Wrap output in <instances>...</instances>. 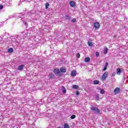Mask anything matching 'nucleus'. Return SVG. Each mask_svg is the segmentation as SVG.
I'll list each match as a JSON object with an SVG mask.
<instances>
[{
	"label": "nucleus",
	"instance_id": "16",
	"mask_svg": "<svg viewBox=\"0 0 128 128\" xmlns=\"http://www.w3.org/2000/svg\"><path fill=\"white\" fill-rule=\"evenodd\" d=\"M62 90L64 94H66V88L64 86H62Z\"/></svg>",
	"mask_w": 128,
	"mask_h": 128
},
{
	"label": "nucleus",
	"instance_id": "38",
	"mask_svg": "<svg viewBox=\"0 0 128 128\" xmlns=\"http://www.w3.org/2000/svg\"><path fill=\"white\" fill-rule=\"evenodd\" d=\"M114 74H113V75L112 76H114Z\"/></svg>",
	"mask_w": 128,
	"mask_h": 128
},
{
	"label": "nucleus",
	"instance_id": "12",
	"mask_svg": "<svg viewBox=\"0 0 128 128\" xmlns=\"http://www.w3.org/2000/svg\"><path fill=\"white\" fill-rule=\"evenodd\" d=\"M60 72H66V70L64 68H62L60 69Z\"/></svg>",
	"mask_w": 128,
	"mask_h": 128
},
{
	"label": "nucleus",
	"instance_id": "8",
	"mask_svg": "<svg viewBox=\"0 0 128 128\" xmlns=\"http://www.w3.org/2000/svg\"><path fill=\"white\" fill-rule=\"evenodd\" d=\"M76 6V3H74V1H70V6H72V8H74Z\"/></svg>",
	"mask_w": 128,
	"mask_h": 128
},
{
	"label": "nucleus",
	"instance_id": "17",
	"mask_svg": "<svg viewBox=\"0 0 128 128\" xmlns=\"http://www.w3.org/2000/svg\"><path fill=\"white\" fill-rule=\"evenodd\" d=\"M94 84H100V81L98 80H95L94 81Z\"/></svg>",
	"mask_w": 128,
	"mask_h": 128
},
{
	"label": "nucleus",
	"instance_id": "18",
	"mask_svg": "<svg viewBox=\"0 0 128 128\" xmlns=\"http://www.w3.org/2000/svg\"><path fill=\"white\" fill-rule=\"evenodd\" d=\"M96 100H100V95H98V94H96Z\"/></svg>",
	"mask_w": 128,
	"mask_h": 128
},
{
	"label": "nucleus",
	"instance_id": "5",
	"mask_svg": "<svg viewBox=\"0 0 128 128\" xmlns=\"http://www.w3.org/2000/svg\"><path fill=\"white\" fill-rule=\"evenodd\" d=\"M24 65L22 64L18 67V70H24Z\"/></svg>",
	"mask_w": 128,
	"mask_h": 128
},
{
	"label": "nucleus",
	"instance_id": "37",
	"mask_svg": "<svg viewBox=\"0 0 128 128\" xmlns=\"http://www.w3.org/2000/svg\"><path fill=\"white\" fill-rule=\"evenodd\" d=\"M114 74H113V75L112 76H114Z\"/></svg>",
	"mask_w": 128,
	"mask_h": 128
},
{
	"label": "nucleus",
	"instance_id": "11",
	"mask_svg": "<svg viewBox=\"0 0 128 128\" xmlns=\"http://www.w3.org/2000/svg\"><path fill=\"white\" fill-rule=\"evenodd\" d=\"M71 76H76V71H72L71 72Z\"/></svg>",
	"mask_w": 128,
	"mask_h": 128
},
{
	"label": "nucleus",
	"instance_id": "6",
	"mask_svg": "<svg viewBox=\"0 0 128 128\" xmlns=\"http://www.w3.org/2000/svg\"><path fill=\"white\" fill-rule=\"evenodd\" d=\"M49 78H52V80L54 79V74L52 73H50L48 76Z\"/></svg>",
	"mask_w": 128,
	"mask_h": 128
},
{
	"label": "nucleus",
	"instance_id": "3",
	"mask_svg": "<svg viewBox=\"0 0 128 128\" xmlns=\"http://www.w3.org/2000/svg\"><path fill=\"white\" fill-rule=\"evenodd\" d=\"M94 28H100V23L98 22H96L94 24Z\"/></svg>",
	"mask_w": 128,
	"mask_h": 128
},
{
	"label": "nucleus",
	"instance_id": "19",
	"mask_svg": "<svg viewBox=\"0 0 128 128\" xmlns=\"http://www.w3.org/2000/svg\"><path fill=\"white\" fill-rule=\"evenodd\" d=\"M73 88H74L75 90H78V86L76 85H74Z\"/></svg>",
	"mask_w": 128,
	"mask_h": 128
},
{
	"label": "nucleus",
	"instance_id": "1",
	"mask_svg": "<svg viewBox=\"0 0 128 128\" xmlns=\"http://www.w3.org/2000/svg\"><path fill=\"white\" fill-rule=\"evenodd\" d=\"M90 110H92V112H94V114H96L100 115V110L98 108V107L92 106L90 108Z\"/></svg>",
	"mask_w": 128,
	"mask_h": 128
},
{
	"label": "nucleus",
	"instance_id": "15",
	"mask_svg": "<svg viewBox=\"0 0 128 128\" xmlns=\"http://www.w3.org/2000/svg\"><path fill=\"white\" fill-rule=\"evenodd\" d=\"M14 52V49L12 48H10L8 49V52L12 54Z\"/></svg>",
	"mask_w": 128,
	"mask_h": 128
},
{
	"label": "nucleus",
	"instance_id": "22",
	"mask_svg": "<svg viewBox=\"0 0 128 128\" xmlns=\"http://www.w3.org/2000/svg\"><path fill=\"white\" fill-rule=\"evenodd\" d=\"M48 6H50V4H48V2H46V8H48Z\"/></svg>",
	"mask_w": 128,
	"mask_h": 128
},
{
	"label": "nucleus",
	"instance_id": "33",
	"mask_svg": "<svg viewBox=\"0 0 128 128\" xmlns=\"http://www.w3.org/2000/svg\"><path fill=\"white\" fill-rule=\"evenodd\" d=\"M76 94L78 96V94H80V92H77L76 93Z\"/></svg>",
	"mask_w": 128,
	"mask_h": 128
},
{
	"label": "nucleus",
	"instance_id": "9",
	"mask_svg": "<svg viewBox=\"0 0 128 128\" xmlns=\"http://www.w3.org/2000/svg\"><path fill=\"white\" fill-rule=\"evenodd\" d=\"M116 74H122V70H120V68H117Z\"/></svg>",
	"mask_w": 128,
	"mask_h": 128
},
{
	"label": "nucleus",
	"instance_id": "36",
	"mask_svg": "<svg viewBox=\"0 0 128 128\" xmlns=\"http://www.w3.org/2000/svg\"><path fill=\"white\" fill-rule=\"evenodd\" d=\"M19 6H20V4H19Z\"/></svg>",
	"mask_w": 128,
	"mask_h": 128
},
{
	"label": "nucleus",
	"instance_id": "32",
	"mask_svg": "<svg viewBox=\"0 0 128 128\" xmlns=\"http://www.w3.org/2000/svg\"><path fill=\"white\" fill-rule=\"evenodd\" d=\"M113 38H118V35L117 34L114 35Z\"/></svg>",
	"mask_w": 128,
	"mask_h": 128
},
{
	"label": "nucleus",
	"instance_id": "24",
	"mask_svg": "<svg viewBox=\"0 0 128 128\" xmlns=\"http://www.w3.org/2000/svg\"><path fill=\"white\" fill-rule=\"evenodd\" d=\"M70 118L72 120H74V118H76V115L73 114V115L71 116Z\"/></svg>",
	"mask_w": 128,
	"mask_h": 128
},
{
	"label": "nucleus",
	"instance_id": "35",
	"mask_svg": "<svg viewBox=\"0 0 128 128\" xmlns=\"http://www.w3.org/2000/svg\"><path fill=\"white\" fill-rule=\"evenodd\" d=\"M58 128H60V127H58Z\"/></svg>",
	"mask_w": 128,
	"mask_h": 128
},
{
	"label": "nucleus",
	"instance_id": "13",
	"mask_svg": "<svg viewBox=\"0 0 128 128\" xmlns=\"http://www.w3.org/2000/svg\"><path fill=\"white\" fill-rule=\"evenodd\" d=\"M64 18L66 20H70V16L68 14H66L64 16Z\"/></svg>",
	"mask_w": 128,
	"mask_h": 128
},
{
	"label": "nucleus",
	"instance_id": "31",
	"mask_svg": "<svg viewBox=\"0 0 128 128\" xmlns=\"http://www.w3.org/2000/svg\"><path fill=\"white\" fill-rule=\"evenodd\" d=\"M30 0H24V2H30Z\"/></svg>",
	"mask_w": 128,
	"mask_h": 128
},
{
	"label": "nucleus",
	"instance_id": "25",
	"mask_svg": "<svg viewBox=\"0 0 128 128\" xmlns=\"http://www.w3.org/2000/svg\"><path fill=\"white\" fill-rule=\"evenodd\" d=\"M76 56L78 58H80V53L77 54Z\"/></svg>",
	"mask_w": 128,
	"mask_h": 128
},
{
	"label": "nucleus",
	"instance_id": "10",
	"mask_svg": "<svg viewBox=\"0 0 128 128\" xmlns=\"http://www.w3.org/2000/svg\"><path fill=\"white\" fill-rule=\"evenodd\" d=\"M108 50V47H106V46L104 47V54H106Z\"/></svg>",
	"mask_w": 128,
	"mask_h": 128
},
{
	"label": "nucleus",
	"instance_id": "28",
	"mask_svg": "<svg viewBox=\"0 0 128 128\" xmlns=\"http://www.w3.org/2000/svg\"><path fill=\"white\" fill-rule=\"evenodd\" d=\"M108 62H106V64H105V65H104V66H106V68H107V67H108Z\"/></svg>",
	"mask_w": 128,
	"mask_h": 128
},
{
	"label": "nucleus",
	"instance_id": "30",
	"mask_svg": "<svg viewBox=\"0 0 128 128\" xmlns=\"http://www.w3.org/2000/svg\"><path fill=\"white\" fill-rule=\"evenodd\" d=\"M4 8V6L0 5V10H2V8Z\"/></svg>",
	"mask_w": 128,
	"mask_h": 128
},
{
	"label": "nucleus",
	"instance_id": "21",
	"mask_svg": "<svg viewBox=\"0 0 128 128\" xmlns=\"http://www.w3.org/2000/svg\"><path fill=\"white\" fill-rule=\"evenodd\" d=\"M64 128H70V126H68V124H64Z\"/></svg>",
	"mask_w": 128,
	"mask_h": 128
},
{
	"label": "nucleus",
	"instance_id": "29",
	"mask_svg": "<svg viewBox=\"0 0 128 128\" xmlns=\"http://www.w3.org/2000/svg\"><path fill=\"white\" fill-rule=\"evenodd\" d=\"M106 67L105 66H104V69H103V70H102V71L103 72H104V71H106Z\"/></svg>",
	"mask_w": 128,
	"mask_h": 128
},
{
	"label": "nucleus",
	"instance_id": "7",
	"mask_svg": "<svg viewBox=\"0 0 128 128\" xmlns=\"http://www.w3.org/2000/svg\"><path fill=\"white\" fill-rule=\"evenodd\" d=\"M54 72L55 74H60V70L58 68L54 69Z\"/></svg>",
	"mask_w": 128,
	"mask_h": 128
},
{
	"label": "nucleus",
	"instance_id": "20",
	"mask_svg": "<svg viewBox=\"0 0 128 128\" xmlns=\"http://www.w3.org/2000/svg\"><path fill=\"white\" fill-rule=\"evenodd\" d=\"M88 44L89 46H94V44H92V42H88Z\"/></svg>",
	"mask_w": 128,
	"mask_h": 128
},
{
	"label": "nucleus",
	"instance_id": "23",
	"mask_svg": "<svg viewBox=\"0 0 128 128\" xmlns=\"http://www.w3.org/2000/svg\"><path fill=\"white\" fill-rule=\"evenodd\" d=\"M105 91L104 90H100V94H104Z\"/></svg>",
	"mask_w": 128,
	"mask_h": 128
},
{
	"label": "nucleus",
	"instance_id": "26",
	"mask_svg": "<svg viewBox=\"0 0 128 128\" xmlns=\"http://www.w3.org/2000/svg\"><path fill=\"white\" fill-rule=\"evenodd\" d=\"M72 22H76V19L74 18L72 19Z\"/></svg>",
	"mask_w": 128,
	"mask_h": 128
},
{
	"label": "nucleus",
	"instance_id": "2",
	"mask_svg": "<svg viewBox=\"0 0 128 128\" xmlns=\"http://www.w3.org/2000/svg\"><path fill=\"white\" fill-rule=\"evenodd\" d=\"M108 72H105L102 76V80H105L106 79V78H108Z\"/></svg>",
	"mask_w": 128,
	"mask_h": 128
},
{
	"label": "nucleus",
	"instance_id": "27",
	"mask_svg": "<svg viewBox=\"0 0 128 128\" xmlns=\"http://www.w3.org/2000/svg\"><path fill=\"white\" fill-rule=\"evenodd\" d=\"M96 56H97V58L100 56V53L98 52H96Z\"/></svg>",
	"mask_w": 128,
	"mask_h": 128
},
{
	"label": "nucleus",
	"instance_id": "4",
	"mask_svg": "<svg viewBox=\"0 0 128 128\" xmlns=\"http://www.w3.org/2000/svg\"><path fill=\"white\" fill-rule=\"evenodd\" d=\"M120 92V89L118 88H116L114 90V92L116 94H118Z\"/></svg>",
	"mask_w": 128,
	"mask_h": 128
},
{
	"label": "nucleus",
	"instance_id": "34",
	"mask_svg": "<svg viewBox=\"0 0 128 128\" xmlns=\"http://www.w3.org/2000/svg\"><path fill=\"white\" fill-rule=\"evenodd\" d=\"M20 2H22V0H20Z\"/></svg>",
	"mask_w": 128,
	"mask_h": 128
},
{
	"label": "nucleus",
	"instance_id": "14",
	"mask_svg": "<svg viewBox=\"0 0 128 128\" xmlns=\"http://www.w3.org/2000/svg\"><path fill=\"white\" fill-rule=\"evenodd\" d=\"M90 60V58L88 57L84 59L85 62H88Z\"/></svg>",
	"mask_w": 128,
	"mask_h": 128
}]
</instances>
